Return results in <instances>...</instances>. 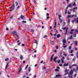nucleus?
Wrapping results in <instances>:
<instances>
[{
    "label": "nucleus",
    "mask_w": 78,
    "mask_h": 78,
    "mask_svg": "<svg viewBox=\"0 0 78 78\" xmlns=\"http://www.w3.org/2000/svg\"><path fill=\"white\" fill-rule=\"evenodd\" d=\"M19 8H20V6H19V5H18V7L17 8V9H19Z\"/></svg>",
    "instance_id": "603ef678"
},
{
    "label": "nucleus",
    "mask_w": 78,
    "mask_h": 78,
    "mask_svg": "<svg viewBox=\"0 0 78 78\" xmlns=\"http://www.w3.org/2000/svg\"><path fill=\"white\" fill-rule=\"evenodd\" d=\"M55 71H58L59 70H58V69H55Z\"/></svg>",
    "instance_id": "69168bd1"
},
{
    "label": "nucleus",
    "mask_w": 78,
    "mask_h": 78,
    "mask_svg": "<svg viewBox=\"0 0 78 78\" xmlns=\"http://www.w3.org/2000/svg\"><path fill=\"white\" fill-rule=\"evenodd\" d=\"M72 66H77V65L74 64L73 65H72Z\"/></svg>",
    "instance_id": "72a5a7b5"
},
{
    "label": "nucleus",
    "mask_w": 78,
    "mask_h": 78,
    "mask_svg": "<svg viewBox=\"0 0 78 78\" xmlns=\"http://www.w3.org/2000/svg\"><path fill=\"white\" fill-rule=\"evenodd\" d=\"M76 69L77 70H78V66H77L76 68Z\"/></svg>",
    "instance_id": "774afa93"
},
{
    "label": "nucleus",
    "mask_w": 78,
    "mask_h": 78,
    "mask_svg": "<svg viewBox=\"0 0 78 78\" xmlns=\"http://www.w3.org/2000/svg\"><path fill=\"white\" fill-rule=\"evenodd\" d=\"M20 58L21 60H22V59H23V56L20 55Z\"/></svg>",
    "instance_id": "f8f14e48"
},
{
    "label": "nucleus",
    "mask_w": 78,
    "mask_h": 78,
    "mask_svg": "<svg viewBox=\"0 0 78 78\" xmlns=\"http://www.w3.org/2000/svg\"><path fill=\"white\" fill-rule=\"evenodd\" d=\"M75 45L76 46H77L78 45V41H75Z\"/></svg>",
    "instance_id": "0eeeda50"
},
{
    "label": "nucleus",
    "mask_w": 78,
    "mask_h": 78,
    "mask_svg": "<svg viewBox=\"0 0 78 78\" xmlns=\"http://www.w3.org/2000/svg\"><path fill=\"white\" fill-rule=\"evenodd\" d=\"M15 6V5H14V4L13 3V5H12V7H11V10H10V11H12L14 9V7Z\"/></svg>",
    "instance_id": "f03ea898"
},
{
    "label": "nucleus",
    "mask_w": 78,
    "mask_h": 78,
    "mask_svg": "<svg viewBox=\"0 0 78 78\" xmlns=\"http://www.w3.org/2000/svg\"><path fill=\"white\" fill-rule=\"evenodd\" d=\"M60 76H61V75L59 74H58L56 75V77H58V78H59Z\"/></svg>",
    "instance_id": "4468645a"
},
{
    "label": "nucleus",
    "mask_w": 78,
    "mask_h": 78,
    "mask_svg": "<svg viewBox=\"0 0 78 78\" xmlns=\"http://www.w3.org/2000/svg\"><path fill=\"white\" fill-rule=\"evenodd\" d=\"M74 20H77V19H78V18H74Z\"/></svg>",
    "instance_id": "58836bf2"
},
{
    "label": "nucleus",
    "mask_w": 78,
    "mask_h": 78,
    "mask_svg": "<svg viewBox=\"0 0 78 78\" xmlns=\"http://www.w3.org/2000/svg\"><path fill=\"white\" fill-rule=\"evenodd\" d=\"M60 20V23H62V19H61Z\"/></svg>",
    "instance_id": "3c124183"
},
{
    "label": "nucleus",
    "mask_w": 78,
    "mask_h": 78,
    "mask_svg": "<svg viewBox=\"0 0 78 78\" xmlns=\"http://www.w3.org/2000/svg\"><path fill=\"white\" fill-rule=\"evenodd\" d=\"M63 47H64V48H65L67 47V46L66 45H65V46H63Z\"/></svg>",
    "instance_id": "5fc2aeb1"
},
{
    "label": "nucleus",
    "mask_w": 78,
    "mask_h": 78,
    "mask_svg": "<svg viewBox=\"0 0 78 78\" xmlns=\"http://www.w3.org/2000/svg\"><path fill=\"white\" fill-rule=\"evenodd\" d=\"M22 23H27V22H26V21H22Z\"/></svg>",
    "instance_id": "bb28decb"
},
{
    "label": "nucleus",
    "mask_w": 78,
    "mask_h": 78,
    "mask_svg": "<svg viewBox=\"0 0 78 78\" xmlns=\"http://www.w3.org/2000/svg\"><path fill=\"white\" fill-rule=\"evenodd\" d=\"M21 43H19L18 44V45H20V44Z\"/></svg>",
    "instance_id": "13d9d810"
},
{
    "label": "nucleus",
    "mask_w": 78,
    "mask_h": 78,
    "mask_svg": "<svg viewBox=\"0 0 78 78\" xmlns=\"http://www.w3.org/2000/svg\"><path fill=\"white\" fill-rule=\"evenodd\" d=\"M34 4H36V1H34Z\"/></svg>",
    "instance_id": "8fccbe9b"
},
{
    "label": "nucleus",
    "mask_w": 78,
    "mask_h": 78,
    "mask_svg": "<svg viewBox=\"0 0 78 78\" xmlns=\"http://www.w3.org/2000/svg\"><path fill=\"white\" fill-rule=\"evenodd\" d=\"M69 50H71V48H72V47H71V46H69Z\"/></svg>",
    "instance_id": "c756f323"
},
{
    "label": "nucleus",
    "mask_w": 78,
    "mask_h": 78,
    "mask_svg": "<svg viewBox=\"0 0 78 78\" xmlns=\"http://www.w3.org/2000/svg\"><path fill=\"white\" fill-rule=\"evenodd\" d=\"M52 59H53V58H50V61H51V62L52 61Z\"/></svg>",
    "instance_id": "864d4df0"
},
{
    "label": "nucleus",
    "mask_w": 78,
    "mask_h": 78,
    "mask_svg": "<svg viewBox=\"0 0 78 78\" xmlns=\"http://www.w3.org/2000/svg\"><path fill=\"white\" fill-rule=\"evenodd\" d=\"M31 71V69L30 68V67H29L28 69V72H30V71Z\"/></svg>",
    "instance_id": "aec40b11"
},
{
    "label": "nucleus",
    "mask_w": 78,
    "mask_h": 78,
    "mask_svg": "<svg viewBox=\"0 0 78 78\" xmlns=\"http://www.w3.org/2000/svg\"><path fill=\"white\" fill-rule=\"evenodd\" d=\"M68 23H70V19H68Z\"/></svg>",
    "instance_id": "ea45409f"
},
{
    "label": "nucleus",
    "mask_w": 78,
    "mask_h": 78,
    "mask_svg": "<svg viewBox=\"0 0 78 78\" xmlns=\"http://www.w3.org/2000/svg\"><path fill=\"white\" fill-rule=\"evenodd\" d=\"M54 52L55 53H56V52H57V51H56V50H54Z\"/></svg>",
    "instance_id": "79ce46f5"
},
{
    "label": "nucleus",
    "mask_w": 78,
    "mask_h": 78,
    "mask_svg": "<svg viewBox=\"0 0 78 78\" xmlns=\"http://www.w3.org/2000/svg\"><path fill=\"white\" fill-rule=\"evenodd\" d=\"M47 37V35H44L43 36V38H45V37Z\"/></svg>",
    "instance_id": "473e14b6"
},
{
    "label": "nucleus",
    "mask_w": 78,
    "mask_h": 78,
    "mask_svg": "<svg viewBox=\"0 0 78 78\" xmlns=\"http://www.w3.org/2000/svg\"><path fill=\"white\" fill-rule=\"evenodd\" d=\"M68 14H70V11H68Z\"/></svg>",
    "instance_id": "de8ad7c7"
},
{
    "label": "nucleus",
    "mask_w": 78,
    "mask_h": 78,
    "mask_svg": "<svg viewBox=\"0 0 78 78\" xmlns=\"http://www.w3.org/2000/svg\"><path fill=\"white\" fill-rule=\"evenodd\" d=\"M34 42L35 43V44H37V41H34Z\"/></svg>",
    "instance_id": "7c9ffc66"
},
{
    "label": "nucleus",
    "mask_w": 78,
    "mask_h": 78,
    "mask_svg": "<svg viewBox=\"0 0 78 78\" xmlns=\"http://www.w3.org/2000/svg\"><path fill=\"white\" fill-rule=\"evenodd\" d=\"M71 6H72V4H70L68 5V7H69L70 8H71Z\"/></svg>",
    "instance_id": "412c9836"
},
{
    "label": "nucleus",
    "mask_w": 78,
    "mask_h": 78,
    "mask_svg": "<svg viewBox=\"0 0 78 78\" xmlns=\"http://www.w3.org/2000/svg\"><path fill=\"white\" fill-rule=\"evenodd\" d=\"M46 16H47V19H49V14L47 13L46 14Z\"/></svg>",
    "instance_id": "1a4fd4ad"
},
{
    "label": "nucleus",
    "mask_w": 78,
    "mask_h": 78,
    "mask_svg": "<svg viewBox=\"0 0 78 78\" xmlns=\"http://www.w3.org/2000/svg\"><path fill=\"white\" fill-rule=\"evenodd\" d=\"M64 56L63 57L62 59H61L62 64H63V63H64Z\"/></svg>",
    "instance_id": "7ed1b4c3"
},
{
    "label": "nucleus",
    "mask_w": 78,
    "mask_h": 78,
    "mask_svg": "<svg viewBox=\"0 0 78 78\" xmlns=\"http://www.w3.org/2000/svg\"><path fill=\"white\" fill-rule=\"evenodd\" d=\"M8 65H6V66L5 67V70H6V69H7V68H8Z\"/></svg>",
    "instance_id": "2f4dec72"
},
{
    "label": "nucleus",
    "mask_w": 78,
    "mask_h": 78,
    "mask_svg": "<svg viewBox=\"0 0 78 78\" xmlns=\"http://www.w3.org/2000/svg\"><path fill=\"white\" fill-rule=\"evenodd\" d=\"M15 35L16 36V37H19V36L17 34H16Z\"/></svg>",
    "instance_id": "e433bc0d"
},
{
    "label": "nucleus",
    "mask_w": 78,
    "mask_h": 78,
    "mask_svg": "<svg viewBox=\"0 0 78 78\" xmlns=\"http://www.w3.org/2000/svg\"><path fill=\"white\" fill-rule=\"evenodd\" d=\"M59 66H62V64H59Z\"/></svg>",
    "instance_id": "e2e57ef3"
},
{
    "label": "nucleus",
    "mask_w": 78,
    "mask_h": 78,
    "mask_svg": "<svg viewBox=\"0 0 78 78\" xmlns=\"http://www.w3.org/2000/svg\"><path fill=\"white\" fill-rule=\"evenodd\" d=\"M56 22H55V24H54V28H56Z\"/></svg>",
    "instance_id": "4be33fe9"
},
{
    "label": "nucleus",
    "mask_w": 78,
    "mask_h": 78,
    "mask_svg": "<svg viewBox=\"0 0 78 78\" xmlns=\"http://www.w3.org/2000/svg\"><path fill=\"white\" fill-rule=\"evenodd\" d=\"M67 69H66L65 71V75H66V74H68V72H67Z\"/></svg>",
    "instance_id": "423d86ee"
},
{
    "label": "nucleus",
    "mask_w": 78,
    "mask_h": 78,
    "mask_svg": "<svg viewBox=\"0 0 78 78\" xmlns=\"http://www.w3.org/2000/svg\"><path fill=\"white\" fill-rule=\"evenodd\" d=\"M75 31H76V32L77 33H78V30H75Z\"/></svg>",
    "instance_id": "680f3d73"
},
{
    "label": "nucleus",
    "mask_w": 78,
    "mask_h": 78,
    "mask_svg": "<svg viewBox=\"0 0 78 78\" xmlns=\"http://www.w3.org/2000/svg\"><path fill=\"white\" fill-rule=\"evenodd\" d=\"M57 57H55L54 58V61H55V62H56V61H55V60L56 59H57Z\"/></svg>",
    "instance_id": "2eb2a0df"
},
{
    "label": "nucleus",
    "mask_w": 78,
    "mask_h": 78,
    "mask_svg": "<svg viewBox=\"0 0 78 78\" xmlns=\"http://www.w3.org/2000/svg\"><path fill=\"white\" fill-rule=\"evenodd\" d=\"M42 63H43V61L42 60L41 61V62H40L41 64H42Z\"/></svg>",
    "instance_id": "4d7b16f0"
},
{
    "label": "nucleus",
    "mask_w": 78,
    "mask_h": 78,
    "mask_svg": "<svg viewBox=\"0 0 78 78\" xmlns=\"http://www.w3.org/2000/svg\"><path fill=\"white\" fill-rule=\"evenodd\" d=\"M63 55H64V56H67V54H63Z\"/></svg>",
    "instance_id": "09e8293b"
},
{
    "label": "nucleus",
    "mask_w": 78,
    "mask_h": 78,
    "mask_svg": "<svg viewBox=\"0 0 78 78\" xmlns=\"http://www.w3.org/2000/svg\"><path fill=\"white\" fill-rule=\"evenodd\" d=\"M67 9H66L65 12V14H67Z\"/></svg>",
    "instance_id": "c9c22d12"
},
{
    "label": "nucleus",
    "mask_w": 78,
    "mask_h": 78,
    "mask_svg": "<svg viewBox=\"0 0 78 78\" xmlns=\"http://www.w3.org/2000/svg\"><path fill=\"white\" fill-rule=\"evenodd\" d=\"M54 57V54H52V56H51V58L53 59V57Z\"/></svg>",
    "instance_id": "b1692460"
},
{
    "label": "nucleus",
    "mask_w": 78,
    "mask_h": 78,
    "mask_svg": "<svg viewBox=\"0 0 78 78\" xmlns=\"http://www.w3.org/2000/svg\"><path fill=\"white\" fill-rule=\"evenodd\" d=\"M71 17V16L70 15H69L68 16V18H69Z\"/></svg>",
    "instance_id": "c03bdc74"
},
{
    "label": "nucleus",
    "mask_w": 78,
    "mask_h": 78,
    "mask_svg": "<svg viewBox=\"0 0 78 78\" xmlns=\"http://www.w3.org/2000/svg\"><path fill=\"white\" fill-rule=\"evenodd\" d=\"M75 16V15H72V16H71V18H73V16Z\"/></svg>",
    "instance_id": "49530a36"
},
{
    "label": "nucleus",
    "mask_w": 78,
    "mask_h": 78,
    "mask_svg": "<svg viewBox=\"0 0 78 78\" xmlns=\"http://www.w3.org/2000/svg\"><path fill=\"white\" fill-rule=\"evenodd\" d=\"M12 33L13 34H14L15 35V34H16L17 33L16 32V31H13Z\"/></svg>",
    "instance_id": "9b49d317"
},
{
    "label": "nucleus",
    "mask_w": 78,
    "mask_h": 78,
    "mask_svg": "<svg viewBox=\"0 0 78 78\" xmlns=\"http://www.w3.org/2000/svg\"><path fill=\"white\" fill-rule=\"evenodd\" d=\"M76 33L75 32L73 34V36L74 37H76Z\"/></svg>",
    "instance_id": "cd10ccee"
},
{
    "label": "nucleus",
    "mask_w": 78,
    "mask_h": 78,
    "mask_svg": "<svg viewBox=\"0 0 78 78\" xmlns=\"http://www.w3.org/2000/svg\"><path fill=\"white\" fill-rule=\"evenodd\" d=\"M28 67V65H27L25 68V70H27V69Z\"/></svg>",
    "instance_id": "393cba45"
},
{
    "label": "nucleus",
    "mask_w": 78,
    "mask_h": 78,
    "mask_svg": "<svg viewBox=\"0 0 78 78\" xmlns=\"http://www.w3.org/2000/svg\"><path fill=\"white\" fill-rule=\"evenodd\" d=\"M20 18L22 19H23L25 18V17H24L23 15H21Z\"/></svg>",
    "instance_id": "9d476101"
},
{
    "label": "nucleus",
    "mask_w": 78,
    "mask_h": 78,
    "mask_svg": "<svg viewBox=\"0 0 78 78\" xmlns=\"http://www.w3.org/2000/svg\"><path fill=\"white\" fill-rule=\"evenodd\" d=\"M42 69H46V67H42Z\"/></svg>",
    "instance_id": "a18cd8bd"
},
{
    "label": "nucleus",
    "mask_w": 78,
    "mask_h": 78,
    "mask_svg": "<svg viewBox=\"0 0 78 78\" xmlns=\"http://www.w3.org/2000/svg\"><path fill=\"white\" fill-rule=\"evenodd\" d=\"M57 61L58 63H59V62H60V61H60V60H57Z\"/></svg>",
    "instance_id": "c85d7f7f"
},
{
    "label": "nucleus",
    "mask_w": 78,
    "mask_h": 78,
    "mask_svg": "<svg viewBox=\"0 0 78 78\" xmlns=\"http://www.w3.org/2000/svg\"><path fill=\"white\" fill-rule=\"evenodd\" d=\"M72 37H73V36L72 35H71L70 36V37H68L67 39L68 41V40H69V39H70V40L72 39Z\"/></svg>",
    "instance_id": "20e7f679"
},
{
    "label": "nucleus",
    "mask_w": 78,
    "mask_h": 78,
    "mask_svg": "<svg viewBox=\"0 0 78 78\" xmlns=\"http://www.w3.org/2000/svg\"><path fill=\"white\" fill-rule=\"evenodd\" d=\"M73 6H75L76 5V4H75V2H74L73 5Z\"/></svg>",
    "instance_id": "a19ab883"
},
{
    "label": "nucleus",
    "mask_w": 78,
    "mask_h": 78,
    "mask_svg": "<svg viewBox=\"0 0 78 78\" xmlns=\"http://www.w3.org/2000/svg\"><path fill=\"white\" fill-rule=\"evenodd\" d=\"M69 33L71 34H73V32H70Z\"/></svg>",
    "instance_id": "338daca9"
},
{
    "label": "nucleus",
    "mask_w": 78,
    "mask_h": 78,
    "mask_svg": "<svg viewBox=\"0 0 78 78\" xmlns=\"http://www.w3.org/2000/svg\"><path fill=\"white\" fill-rule=\"evenodd\" d=\"M58 16H59L58 19L59 20H60V18H61V15L58 14Z\"/></svg>",
    "instance_id": "6ab92c4d"
},
{
    "label": "nucleus",
    "mask_w": 78,
    "mask_h": 78,
    "mask_svg": "<svg viewBox=\"0 0 78 78\" xmlns=\"http://www.w3.org/2000/svg\"><path fill=\"white\" fill-rule=\"evenodd\" d=\"M5 61H9V58H7L5 59Z\"/></svg>",
    "instance_id": "5701e85b"
},
{
    "label": "nucleus",
    "mask_w": 78,
    "mask_h": 78,
    "mask_svg": "<svg viewBox=\"0 0 78 78\" xmlns=\"http://www.w3.org/2000/svg\"><path fill=\"white\" fill-rule=\"evenodd\" d=\"M21 70H22V69H21V68H20V69L18 71V74L19 73H20V72H21Z\"/></svg>",
    "instance_id": "dca6fc26"
},
{
    "label": "nucleus",
    "mask_w": 78,
    "mask_h": 78,
    "mask_svg": "<svg viewBox=\"0 0 78 78\" xmlns=\"http://www.w3.org/2000/svg\"><path fill=\"white\" fill-rule=\"evenodd\" d=\"M25 77H26V76L25 75L24 76H23V78H25Z\"/></svg>",
    "instance_id": "0e129e2a"
},
{
    "label": "nucleus",
    "mask_w": 78,
    "mask_h": 78,
    "mask_svg": "<svg viewBox=\"0 0 78 78\" xmlns=\"http://www.w3.org/2000/svg\"><path fill=\"white\" fill-rule=\"evenodd\" d=\"M62 42L63 43L65 44V43L66 42V39H63L62 41Z\"/></svg>",
    "instance_id": "6e6552de"
},
{
    "label": "nucleus",
    "mask_w": 78,
    "mask_h": 78,
    "mask_svg": "<svg viewBox=\"0 0 78 78\" xmlns=\"http://www.w3.org/2000/svg\"><path fill=\"white\" fill-rule=\"evenodd\" d=\"M15 4L16 6H18V2H15Z\"/></svg>",
    "instance_id": "a211bd4d"
},
{
    "label": "nucleus",
    "mask_w": 78,
    "mask_h": 78,
    "mask_svg": "<svg viewBox=\"0 0 78 78\" xmlns=\"http://www.w3.org/2000/svg\"><path fill=\"white\" fill-rule=\"evenodd\" d=\"M31 32H34V30H33V29H32L31 30Z\"/></svg>",
    "instance_id": "6e6d98bb"
},
{
    "label": "nucleus",
    "mask_w": 78,
    "mask_h": 78,
    "mask_svg": "<svg viewBox=\"0 0 78 78\" xmlns=\"http://www.w3.org/2000/svg\"><path fill=\"white\" fill-rule=\"evenodd\" d=\"M73 73V70H71L69 75V78H73V77H72Z\"/></svg>",
    "instance_id": "f257e3e1"
},
{
    "label": "nucleus",
    "mask_w": 78,
    "mask_h": 78,
    "mask_svg": "<svg viewBox=\"0 0 78 78\" xmlns=\"http://www.w3.org/2000/svg\"><path fill=\"white\" fill-rule=\"evenodd\" d=\"M51 41V45H54L55 44V43H54V41Z\"/></svg>",
    "instance_id": "39448f33"
},
{
    "label": "nucleus",
    "mask_w": 78,
    "mask_h": 78,
    "mask_svg": "<svg viewBox=\"0 0 78 78\" xmlns=\"http://www.w3.org/2000/svg\"><path fill=\"white\" fill-rule=\"evenodd\" d=\"M66 59H67V60H69V58L68 57H67Z\"/></svg>",
    "instance_id": "bf43d9fd"
},
{
    "label": "nucleus",
    "mask_w": 78,
    "mask_h": 78,
    "mask_svg": "<svg viewBox=\"0 0 78 78\" xmlns=\"http://www.w3.org/2000/svg\"><path fill=\"white\" fill-rule=\"evenodd\" d=\"M67 30H68V27L66 28V33L67 32Z\"/></svg>",
    "instance_id": "f704fd0d"
},
{
    "label": "nucleus",
    "mask_w": 78,
    "mask_h": 78,
    "mask_svg": "<svg viewBox=\"0 0 78 78\" xmlns=\"http://www.w3.org/2000/svg\"><path fill=\"white\" fill-rule=\"evenodd\" d=\"M74 9H77V7H75L73 8V10H74Z\"/></svg>",
    "instance_id": "a878e982"
},
{
    "label": "nucleus",
    "mask_w": 78,
    "mask_h": 78,
    "mask_svg": "<svg viewBox=\"0 0 78 78\" xmlns=\"http://www.w3.org/2000/svg\"><path fill=\"white\" fill-rule=\"evenodd\" d=\"M70 53H73V50H71V51H70Z\"/></svg>",
    "instance_id": "37998d69"
},
{
    "label": "nucleus",
    "mask_w": 78,
    "mask_h": 78,
    "mask_svg": "<svg viewBox=\"0 0 78 78\" xmlns=\"http://www.w3.org/2000/svg\"><path fill=\"white\" fill-rule=\"evenodd\" d=\"M69 65V63H65L63 65L64 66H67Z\"/></svg>",
    "instance_id": "ddd939ff"
},
{
    "label": "nucleus",
    "mask_w": 78,
    "mask_h": 78,
    "mask_svg": "<svg viewBox=\"0 0 78 78\" xmlns=\"http://www.w3.org/2000/svg\"><path fill=\"white\" fill-rule=\"evenodd\" d=\"M73 31H74V30H73V29H72L71 30V32Z\"/></svg>",
    "instance_id": "052dcab7"
},
{
    "label": "nucleus",
    "mask_w": 78,
    "mask_h": 78,
    "mask_svg": "<svg viewBox=\"0 0 78 78\" xmlns=\"http://www.w3.org/2000/svg\"><path fill=\"white\" fill-rule=\"evenodd\" d=\"M60 36L61 35L60 34H57V38H59Z\"/></svg>",
    "instance_id": "f3484780"
},
{
    "label": "nucleus",
    "mask_w": 78,
    "mask_h": 78,
    "mask_svg": "<svg viewBox=\"0 0 78 78\" xmlns=\"http://www.w3.org/2000/svg\"><path fill=\"white\" fill-rule=\"evenodd\" d=\"M56 49H58V45H56Z\"/></svg>",
    "instance_id": "4c0bfd02"
}]
</instances>
